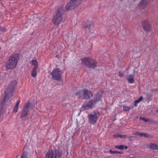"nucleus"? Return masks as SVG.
Instances as JSON below:
<instances>
[{
  "instance_id": "e433bc0d",
  "label": "nucleus",
  "mask_w": 158,
  "mask_h": 158,
  "mask_svg": "<svg viewBox=\"0 0 158 158\" xmlns=\"http://www.w3.org/2000/svg\"><path fill=\"white\" fill-rule=\"evenodd\" d=\"M37 157L38 158V156Z\"/></svg>"
},
{
  "instance_id": "1a4fd4ad",
  "label": "nucleus",
  "mask_w": 158,
  "mask_h": 158,
  "mask_svg": "<svg viewBox=\"0 0 158 158\" xmlns=\"http://www.w3.org/2000/svg\"><path fill=\"white\" fill-rule=\"evenodd\" d=\"M87 117L88 119V122L91 125L95 124L98 118V117L95 112L93 113L89 114Z\"/></svg>"
},
{
  "instance_id": "f03ea898",
  "label": "nucleus",
  "mask_w": 158,
  "mask_h": 158,
  "mask_svg": "<svg viewBox=\"0 0 158 158\" xmlns=\"http://www.w3.org/2000/svg\"><path fill=\"white\" fill-rule=\"evenodd\" d=\"M19 59V55L18 54L12 55L6 64L7 69H13L16 67Z\"/></svg>"
},
{
  "instance_id": "393cba45",
  "label": "nucleus",
  "mask_w": 158,
  "mask_h": 158,
  "mask_svg": "<svg viewBox=\"0 0 158 158\" xmlns=\"http://www.w3.org/2000/svg\"><path fill=\"white\" fill-rule=\"evenodd\" d=\"M123 110L125 111H127L130 110V107L127 106H123Z\"/></svg>"
},
{
  "instance_id": "b1692460",
  "label": "nucleus",
  "mask_w": 158,
  "mask_h": 158,
  "mask_svg": "<svg viewBox=\"0 0 158 158\" xmlns=\"http://www.w3.org/2000/svg\"><path fill=\"white\" fill-rule=\"evenodd\" d=\"M140 135L139 136L141 137V136H144L145 137H149V135L145 133H140Z\"/></svg>"
},
{
  "instance_id": "72a5a7b5",
  "label": "nucleus",
  "mask_w": 158,
  "mask_h": 158,
  "mask_svg": "<svg viewBox=\"0 0 158 158\" xmlns=\"http://www.w3.org/2000/svg\"><path fill=\"white\" fill-rule=\"evenodd\" d=\"M58 55H57L56 56V58H58Z\"/></svg>"
},
{
  "instance_id": "f3484780",
  "label": "nucleus",
  "mask_w": 158,
  "mask_h": 158,
  "mask_svg": "<svg viewBox=\"0 0 158 158\" xmlns=\"http://www.w3.org/2000/svg\"><path fill=\"white\" fill-rule=\"evenodd\" d=\"M115 148L116 149L123 150L124 149H127L128 148V147L127 146H124L123 145H116L115 146Z\"/></svg>"
},
{
  "instance_id": "39448f33",
  "label": "nucleus",
  "mask_w": 158,
  "mask_h": 158,
  "mask_svg": "<svg viewBox=\"0 0 158 158\" xmlns=\"http://www.w3.org/2000/svg\"><path fill=\"white\" fill-rule=\"evenodd\" d=\"M81 62L84 65L90 68L94 69L96 66V61L89 58L85 57L83 58L81 60Z\"/></svg>"
},
{
  "instance_id": "aec40b11",
  "label": "nucleus",
  "mask_w": 158,
  "mask_h": 158,
  "mask_svg": "<svg viewBox=\"0 0 158 158\" xmlns=\"http://www.w3.org/2000/svg\"><path fill=\"white\" fill-rule=\"evenodd\" d=\"M37 69V68H34L32 71L31 75L33 77H35L36 76Z\"/></svg>"
},
{
  "instance_id": "7ed1b4c3",
  "label": "nucleus",
  "mask_w": 158,
  "mask_h": 158,
  "mask_svg": "<svg viewBox=\"0 0 158 158\" xmlns=\"http://www.w3.org/2000/svg\"><path fill=\"white\" fill-rule=\"evenodd\" d=\"M63 10L62 7L58 9L56 13L54 15L52 22L54 24L58 25L62 22V17L63 14Z\"/></svg>"
},
{
  "instance_id": "412c9836",
  "label": "nucleus",
  "mask_w": 158,
  "mask_h": 158,
  "mask_svg": "<svg viewBox=\"0 0 158 158\" xmlns=\"http://www.w3.org/2000/svg\"><path fill=\"white\" fill-rule=\"evenodd\" d=\"M32 64L34 66V68H38V62L35 60H31Z\"/></svg>"
},
{
  "instance_id": "4be33fe9",
  "label": "nucleus",
  "mask_w": 158,
  "mask_h": 158,
  "mask_svg": "<svg viewBox=\"0 0 158 158\" xmlns=\"http://www.w3.org/2000/svg\"><path fill=\"white\" fill-rule=\"evenodd\" d=\"M27 153L26 152H24L21 156L20 158H27Z\"/></svg>"
},
{
  "instance_id": "9b49d317",
  "label": "nucleus",
  "mask_w": 158,
  "mask_h": 158,
  "mask_svg": "<svg viewBox=\"0 0 158 158\" xmlns=\"http://www.w3.org/2000/svg\"><path fill=\"white\" fill-rule=\"evenodd\" d=\"M95 105L94 101L92 100H90L88 102L84 103L82 106V108L85 110H88L93 108Z\"/></svg>"
},
{
  "instance_id": "f704fd0d",
  "label": "nucleus",
  "mask_w": 158,
  "mask_h": 158,
  "mask_svg": "<svg viewBox=\"0 0 158 158\" xmlns=\"http://www.w3.org/2000/svg\"><path fill=\"white\" fill-rule=\"evenodd\" d=\"M156 112L158 113V109L156 110Z\"/></svg>"
},
{
  "instance_id": "6e6552de",
  "label": "nucleus",
  "mask_w": 158,
  "mask_h": 158,
  "mask_svg": "<svg viewBox=\"0 0 158 158\" xmlns=\"http://www.w3.org/2000/svg\"><path fill=\"white\" fill-rule=\"evenodd\" d=\"M81 0H70L66 6V9L67 10L74 9L81 3Z\"/></svg>"
},
{
  "instance_id": "c9c22d12",
  "label": "nucleus",
  "mask_w": 158,
  "mask_h": 158,
  "mask_svg": "<svg viewBox=\"0 0 158 158\" xmlns=\"http://www.w3.org/2000/svg\"><path fill=\"white\" fill-rule=\"evenodd\" d=\"M35 153H36V154L37 155V152H36L35 151Z\"/></svg>"
},
{
  "instance_id": "f8f14e48",
  "label": "nucleus",
  "mask_w": 158,
  "mask_h": 158,
  "mask_svg": "<svg viewBox=\"0 0 158 158\" xmlns=\"http://www.w3.org/2000/svg\"><path fill=\"white\" fill-rule=\"evenodd\" d=\"M150 0H142L140 2L137 8L138 9H143L144 8L149 2Z\"/></svg>"
},
{
  "instance_id": "ddd939ff",
  "label": "nucleus",
  "mask_w": 158,
  "mask_h": 158,
  "mask_svg": "<svg viewBox=\"0 0 158 158\" xmlns=\"http://www.w3.org/2000/svg\"><path fill=\"white\" fill-rule=\"evenodd\" d=\"M143 26L144 30L146 31H148L150 29V26L148 21L146 20L142 23Z\"/></svg>"
},
{
  "instance_id": "a211bd4d",
  "label": "nucleus",
  "mask_w": 158,
  "mask_h": 158,
  "mask_svg": "<svg viewBox=\"0 0 158 158\" xmlns=\"http://www.w3.org/2000/svg\"><path fill=\"white\" fill-rule=\"evenodd\" d=\"M149 147L151 149H157L158 146L156 144L154 143H150L149 144Z\"/></svg>"
},
{
  "instance_id": "a878e982",
  "label": "nucleus",
  "mask_w": 158,
  "mask_h": 158,
  "mask_svg": "<svg viewBox=\"0 0 158 158\" xmlns=\"http://www.w3.org/2000/svg\"><path fill=\"white\" fill-rule=\"evenodd\" d=\"M140 119L142 120H143L145 122H147L148 121V119L145 118L143 117H140Z\"/></svg>"
},
{
  "instance_id": "2eb2a0df",
  "label": "nucleus",
  "mask_w": 158,
  "mask_h": 158,
  "mask_svg": "<svg viewBox=\"0 0 158 158\" xmlns=\"http://www.w3.org/2000/svg\"><path fill=\"white\" fill-rule=\"evenodd\" d=\"M134 77L133 75L130 74L127 76V79L129 83L130 84H133L134 83Z\"/></svg>"
},
{
  "instance_id": "c85d7f7f",
  "label": "nucleus",
  "mask_w": 158,
  "mask_h": 158,
  "mask_svg": "<svg viewBox=\"0 0 158 158\" xmlns=\"http://www.w3.org/2000/svg\"><path fill=\"white\" fill-rule=\"evenodd\" d=\"M140 102V101H139L138 99H137V100H135V103L134 104V105L135 106H136V104L139 103Z\"/></svg>"
},
{
  "instance_id": "0eeeda50",
  "label": "nucleus",
  "mask_w": 158,
  "mask_h": 158,
  "mask_svg": "<svg viewBox=\"0 0 158 158\" xmlns=\"http://www.w3.org/2000/svg\"><path fill=\"white\" fill-rule=\"evenodd\" d=\"M32 108L31 104L28 102L24 106L22 110L21 117L22 120H25L27 119V116L28 114V112L30 109Z\"/></svg>"
},
{
  "instance_id": "2f4dec72",
  "label": "nucleus",
  "mask_w": 158,
  "mask_h": 158,
  "mask_svg": "<svg viewBox=\"0 0 158 158\" xmlns=\"http://www.w3.org/2000/svg\"><path fill=\"white\" fill-rule=\"evenodd\" d=\"M143 99V98L142 96H140L139 98L138 99L139 101H141Z\"/></svg>"
},
{
  "instance_id": "5701e85b",
  "label": "nucleus",
  "mask_w": 158,
  "mask_h": 158,
  "mask_svg": "<svg viewBox=\"0 0 158 158\" xmlns=\"http://www.w3.org/2000/svg\"><path fill=\"white\" fill-rule=\"evenodd\" d=\"M109 152L110 153H119L122 154L123 153L122 152H119L117 151H112L111 150H110Z\"/></svg>"
},
{
  "instance_id": "20e7f679",
  "label": "nucleus",
  "mask_w": 158,
  "mask_h": 158,
  "mask_svg": "<svg viewBox=\"0 0 158 158\" xmlns=\"http://www.w3.org/2000/svg\"><path fill=\"white\" fill-rule=\"evenodd\" d=\"M92 93L90 90L82 89L78 91L76 93V96L78 98L83 97L85 99H89L93 96Z\"/></svg>"
},
{
  "instance_id": "4468645a",
  "label": "nucleus",
  "mask_w": 158,
  "mask_h": 158,
  "mask_svg": "<svg viewBox=\"0 0 158 158\" xmlns=\"http://www.w3.org/2000/svg\"><path fill=\"white\" fill-rule=\"evenodd\" d=\"M101 98V96L99 93H98L95 95L94 99L92 100L95 103V105L100 100Z\"/></svg>"
},
{
  "instance_id": "9d476101",
  "label": "nucleus",
  "mask_w": 158,
  "mask_h": 158,
  "mask_svg": "<svg viewBox=\"0 0 158 158\" xmlns=\"http://www.w3.org/2000/svg\"><path fill=\"white\" fill-rule=\"evenodd\" d=\"M60 70L59 69H54L51 73L52 78L56 80L60 81L61 80V76L60 74Z\"/></svg>"
},
{
  "instance_id": "c756f323",
  "label": "nucleus",
  "mask_w": 158,
  "mask_h": 158,
  "mask_svg": "<svg viewBox=\"0 0 158 158\" xmlns=\"http://www.w3.org/2000/svg\"><path fill=\"white\" fill-rule=\"evenodd\" d=\"M140 102V101H139L138 99H137V100H135V103L134 104V105L135 106H136V104L139 103Z\"/></svg>"
},
{
  "instance_id": "473e14b6",
  "label": "nucleus",
  "mask_w": 158,
  "mask_h": 158,
  "mask_svg": "<svg viewBox=\"0 0 158 158\" xmlns=\"http://www.w3.org/2000/svg\"><path fill=\"white\" fill-rule=\"evenodd\" d=\"M116 137H119L121 138L123 137V136L121 135H116Z\"/></svg>"
},
{
  "instance_id": "dca6fc26",
  "label": "nucleus",
  "mask_w": 158,
  "mask_h": 158,
  "mask_svg": "<svg viewBox=\"0 0 158 158\" xmlns=\"http://www.w3.org/2000/svg\"><path fill=\"white\" fill-rule=\"evenodd\" d=\"M20 102V100L19 99L17 101L16 104L14 107L13 111L15 113H16L18 111L19 105Z\"/></svg>"
},
{
  "instance_id": "6ab92c4d",
  "label": "nucleus",
  "mask_w": 158,
  "mask_h": 158,
  "mask_svg": "<svg viewBox=\"0 0 158 158\" xmlns=\"http://www.w3.org/2000/svg\"><path fill=\"white\" fill-rule=\"evenodd\" d=\"M90 23L88 21H87L86 23H83V26L85 28H87L90 27Z\"/></svg>"
},
{
  "instance_id": "cd10ccee",
  "label": "nucleus",
  "mask_w": 158,
  "mask_h": 158,
  "mask_svg": "<svg viewBox=\"0 0 158 158\" xmlns=\"http://www.w3.org/2000/svg\"><path fill=\"white\" fill-rule=\"evenodd\" d=\"M119 76H120L121 77H122L124 76V74L121 71H120L119 72Z\"/></svg>"
},
{
  "instance_id": "bb28decb",
  "label": "nucleus",
  "mask_w": 158,
  "mask_h": 158,
  "mask_svg": "<svg viewBox=\"0 0 158 158\" xmlns=\"http://www.w3.org/2000/svg\"><path fill=\"white\" fill-rule=\"evenodd\" d=\"M6 31V30L5 28L1 26H0V31H2V32L3 31L5 32V31Z\"/></svg>"
},
{
  "instance_id": "f257e3e1",
  "label": "nucleus",
  "mask_w": 158,
  "mask_h": 158,
  "mask_svg": "<svg viewBox=\"0 0 158 158\" xmlns=\"http://www.w3.org/2000/svg\"><path fill=\"white\" fill-rule=\"evenodd\" d=\"M17 82L15 80L11 81L5 91V96L3 99L0 100V117L2 114L3 106L7 100L9 99L13 95L14 90L16 85Z\"/></svg>"
},
{
  "instance_id": "423d86ee",
  "label": "nucleus",
  "mask_w": 158,
  "mask_h": 158,
  "mask_svg": "<svg viewBox=\"0 0 158 158\" xmlns=\"http://www.w3.org/2000/svg\"><path fill=\"white\" fill-rule=\"evenodd\" d=\"M62 155L61 151L58 150H49L45 154L46 158H61Z\"/></svg>"
},
{
  "instance_id": "7c9ffc66",
  "label": "nucleus",
  "mask_w": 158,
  "mask_h": 158,
  "mask_svg": "<svg viewBox=\"0 0 158 158\" xmlns=\"http://www.w3.org/2000/svg\"><path fill=\"white\" fill-rule=\"evenodd\" d=\"M140 133V132H134L133 134L134 135H138V136H139Z\"/></svg>"
}]
</instances>
